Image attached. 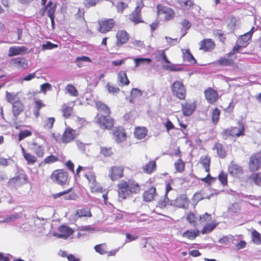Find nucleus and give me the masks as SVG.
Wrapping results in <instances>:
<instances>
[{"mask_svg": "<svg viewBox=\"0 0 261 261\" xmlns=\"http://www.w3.org/2000/svg\"><path fill=\"white\" fill-rule=\"evenodd\" d=\"M156 55V60L160 61L161 60H164L166 63L168 64H163V68L167 70L171 71H181L182 68L177 66L175 64H171L169 60L167 59L164 50H161L158 52Z\"/></svg>", "mask_w": 261, "mask_h": 261, "instance_id": "f257e3e1", "label": "nucleus"}, {"mask_svg": "<svg viewBox=\"0 0 261 261\" xmlns=\"http://www.w3.org/2000/svg\"><path fill=\"white\" fill-rule=\"evenodd\" d=\"M144 6L143 0L137 2L135 10L129 15V19L136 24L142 22L141 12Z\"/></svg>", "mask_w": 261, "mask_h": 261, "instance_id": "f03ea898", "label": "nucleus"}, {"mask_svg": "<svg viewBox=\"0 0 261 261\" xmlns=\"http://www.w3.org/2000/svg\"><path fill=\"white\" fill-rule=\"evenodd\" d=\"M173 95L180 99H184L186 97V90L182 82L176 81L174 82L171 87Z\"/></svg>", "mask_w": 261, "mask_h": 261, "instance_id": "7ed1b4c3", "label": "nucleus"}, {"mask_svg": "<svg viewBox=\"0 0 261 261\" xmlns=\"http://www.w3.org/2000/svg\"><path fill=\"white\" fill-rule=\"evenodd\" d=\"M68 174L64 170L59 169L54 171L50 176V178L59 185H65L67 180Z\"/></svg>", "mask_w": 261, "mask_h": 261, "instance_id": "20e7f679", "label": "nucleus"}, {"mask_svg": "<svg viewBox=\"0 0 261 261\" xmlns=\"http://www.w3.org/2000/svg\"><path fill=\"white\" fill-rule=\"evenodd\" d=\"M158 15L161 19L170 20L174 16V12L170 8L158 5L157 6Z\"/></svg>", "mask_w": 261, "mask_h": 261, "instance_id": "39448f33", "label": "nucleus"}, {"mask_svg": "<svg viewBox=\"0 0 261 261\" xmlns=\"http://www.w3.org/2000/svg\"><path fill=\"white\" fill-rule=\"evenodd\" d=\"M123 166H113L109 170V176L112 181L116 180L123 176Z\"/></svg>", "mask_w": 261, "mask_h": 261, "instance_id": "423d86ee", "label": "nucleus"}, {"mask_svg": "<svg viewBox=\"0 0 261 261\" xmlns=\"http://www.w3.org/2000/svg\"><path fill=\"white\" fill-rule=\"evenodd\" d=\"M223 134L226 136L240 137L244 135V127L239 124V127H230L223 131Z\"/></svg>", "mask_w": 261, "mask_h": 261, "instance_id": "0eeeda50", "label": "nucleus"}, {"mask_svg": "<svg viewBox=\"0 0 261 261\" xmlns=\"http://www.w3.org/2000/svg\"><path fill=\"white\" fill-rule=\"evenodd\" d=\"M261 164V152L253 154L250 157L249 167L251 171L257 170Z\"/></svg>", "mask_w": 261, "mask_h": 261, "instance_id": "6e6552de", "label": "nucleus"}, {"mask_svg": "<svg viewBox=\"0 0 261 261\" xmlns=\"http://www.w3.org/2000/svg\"><path fill=\"white\" fill-rule=\"evenodd\" d=\"M127 185L125 180H121L117 185L118 194L119 198L125 199L129 197L130 195L127 188Z\"/></svg>", "mask_w": 261, "mask_h": 261, "instance_id": "1a4fd4ad", "label": "nucleus"}, {"mask_svg": "<svg viewBox=\"0 0 261 261\" xmlns=\"http://www.w3.org/2000/svg\"><path fill=\"white\" fill-rule=\"evenodd\" d=\"M114 23L113 19L101 20L99 21L98 31L101 33L109 32L114 27Z\"/></svg>", "mask_w": 261, "mask_h": 261, "instance_id": "9d476101", "label": "nucleus"}, {"mask_svg": "<svg viewBox=\"0 0 261 261\" xmlns=\"http://www.w3.org/2000/svg\"><path fill=\"white\" fill-rule=\"evenodd\" d=\"M98 123L102 129H111L114 125L113 120L109 115L107 116L102 115L99 117L98 119Z\"/></svg>", "mask_w": 261, "mask_h": 261, "instance_id": "9b49d317", "label": "nucleus"}, {"mask_svg": "<svg viewBox=\"0 0 261 261\" xmlns=\"http://www.w3.org/2000/svg\"><path fill=\"white\" fill-rule=\"evenodd\" d=\"M73 232V230L71 228L65 225H62L59 228V232L54 233V236L58 238L66 239Z\"/></svg>", "mask_w": 261, "mask_h": 261, "instance_id": "f8f14e48", "label": "nucleus"}, {"mask_svg": "<svg viewBox=\"0 0 261 261\" xmlns=\"http://www.w3.org/2000/svg\"><path fill=\"white\" fill-rule=\"evenodd\" d=\"M205 99L210 103H213L216 102L218 97V94L216 91L212 88H208L204 91Z\"/></svg>", "mask_w": 261, "mask_h": 261, "instance_id": "ddd939ff", "label": "nucleus"}, {"mask_svg": "<svg viewBox=\"0 0 261 261\" xmlns=\"http://www.w3.org/2000/svg\"><path fill=\"white\" fill-rule=\"evenodd\" d=\"M113 135L115 141L118 143L124 141L126 138V134L122 128L115 127L113 129Z\"/></svg>", "mask_w": 261, "mask_h": 261, "instance_id": "4468645a", "label": "nucleus"}, {"mask_svg": "<svg viewBox=\"0 0 261 261\" xmlns=\"http://www.w3.org/2000/svg\"><path fill=\"white\" fill-rule=\"evenodd\" d=\"M181 107L183 114L185 116H188L193 113L196 109V105L195 102H186L184 103H181Z\"/></svg>", "mask_w": 261, "mask_h": 261, "instance_id": "2eb2a0df", "label": "nucleus"}, {"mask_svg": "<svg viewBox=\"0 0 261 261\" xmlns=\"http://www.w3.org/2000/svg\"><path fill=\"white\" fill-rule=\"evenodd\" d=\"M127 188L130 195L133 194H137L140 191V188L139 184L132 179L126 180Z\"/></svg>", "mask_w": 261, "mask_h": 261, "instance_id": "dca6fc26", "label": "nucleus"}, {"mask_svg": "<svg viewBox=\"0 0 261 261\" xmlns=\"http://www.w3.org/2000/svg\"><path fill=\"white\" fill-rule=\"evenodd\" d=\"M75 130L71 128H67L62 137V142L68 143L72 141L75 137Z\"/></svg>", "mask_w": 261, "mask_h": 261, "instance_id": "f3484780", "label": "nucleus"}, {"mask_svg": "<svg viewBox=\"0 0 261 261\" xmlns=\"http://www.w3.org/2000/svg\"><path fill=\"white\" fill-rule=\"evenodd\" d=\"M27 50V48L25 46H12L9 49L8 56L12 57L17 55H21L24 54Z\"/></svg>", "mask_w": 261, "mask_h": 261, "instance_id": "a211bd4d", "label": "nucleus"}, {"mask_svg": "<svg viewBox=\"0 0 261 261\" xmlns=\"http://www.w3.org/2000/svg\"><path fill=\"white\" fill-rule=\"evenodd\" d=\"M200 49L205 51H208L214 48L215 43L212 39H205L200 42Z\"/></svg>", "mask_w": 261, "mask_h": 261, "instance_id": "6ab92c4d", "label": "nucleus"}, {"mask_svg": "<svg viewBox=\"0 0 261 261\" xmlns=\"http://www.w3.org/2000/svg\"><path fill=\"white\" fill-rule=\"evenodd\" d=\"M117 46H120L125 43L128 40L129 37L127 32L125 31L121 30L117 32L116 34Z\"/></svg>", "mask_w": 261, "mask_h": 261, "instance_id": "aec40b11", "label": "nucleus"}, {"mask_svg": "<svg viewBox=\"0 0 261 261\" xmlns=\"http://www.w3.org/2000/svg\"><path fill=\"white\" fill-rule=\"evenodd\" d=\"M30 149L39 158L42 157L44 155V147L41 145L38 144L36 142H33L30 145Z\"/></svg>", "mask_w": 261, "mask_h": 261, "instance_id": "412c9836", "label": "nucleus"}, {"mask_svg": "<svg viewBox=\"0 0 261 261\" xmlns=\"http://www.w3.org/2000/svg\"><path fill=\"white\" fill-rule=\"evenodd\" d=\"M176 206L180 208H186L188 207L189 201L185 195H182L177 198L174 202Z\"/></svg>", "mask_w": 261, "mask_h": 261, "instance_id": "4be33fe9", "label": "nucleus"}, {"mask_svg": "<svg viewBox=\"0 0 261 261\" xmlns=\"http://www.w3.org/2000/svg\"><path fill=\"white\" fill-rule=\"evenodd\" d=\"M74 102L67 103H64L62 106L61 111L63 113V115L65 118H67L70 116L72 113L73 107L74 106Z\"/></svg>", "mask_w": 261, "mask_h": 261, "instance_id": "5701e85b", "label": "nucleus"}, {"mask_svg": "<svg viewBox=\"0 0 261 261\" xmlns=\"http://www.w3.org/2000/svg\"><path fill=\"white\" fill-rule=\"evenodd\" d=\"M228 171L233 176H239L243 173V170L241 166L231 163L228 166Z\"/></svg>", "mask_w": 261, "mask_h": 261, "instance_id": "b1692460", "label": "nucleus"}, {"mask_svg": "<svg viewBox=\"0 0 261 261\" xmlns=\"http://www.w3.org/2000/svg\"><path fill=\"white\" fill-rule=\"evenodd\" d=\"M23 105L21 101H15L12 104V111L15 117H17L23 111Z\"/></svg>", "mask_w": 261, "mask_h": 261, "instance_id": "393cba45", "label": "nucleus"}, {"mask_svg": "<svg viewBox=\"0 0 261 261\" xmlns=\"http://www.w3.org/2000/svg\"><path fill=\"white\" fill-rule=\"evenodd\" d=\"M147 134V129L145 127H137L134 130L135 137L138 139L144 138Z\"/></svg>", "mask_w": 261, "mask_h": 261, "instance_id": "a878e982", "label": "nucleus"}, {"mask_svg": "<svg viewBox=\"0 0 261 261\" xmlns=\"http://www.w3.org/2000/svg\"><path fill=\"white\" fill-rule=\"evenodd\" d=\"M253 29L254 28L253 27L249 32L240 36L238 42L241 46H246L247 45V42L252 36Z\"/></svg>", "mask_w": 261, "mask_h": 261, "instance_id": "bb28decb", "label": "nucleus"}, {"mask_svg": "<svg viewBox=\"0 0 261 261\" xmlns=\"http://www.w3.org/2000/svg\"><path fill=\"white\" fill-rule=\"evenodd\" d=\"M181 50L184 61H187L191 64L196 63V61L190 53L189 49H182Z\"/></svg>", "mask_w": 261, "mask_h": 261, "instance_id": "cd10ccee", "label": "nucleus"}, {"mask_svg": "<svg viewBox=\"0 0 261 261\" xmlns=\"http://www.w3.org/2000/svg\"><path fill=\"white\" fill-rule=\"evenodd\" d=\"M71 190L69 189L68 190L57 193L54 195V198H56L61 196L65 195L64 199L65 200H75L76 198V195L74 194H68Z\"/></svg>", "mask_w": 261, "mask_h": 261, "instance_id": "c85d7f7f", "label": "nucleus"}, {"mask_svg": "<svg viewBox=\"0 0 261 261\" xmlns=\"http://www.w3.org/2000/svg\"><path fill=\"white\" fill-rule=\"evenodd\" d=\"M156 189L154 187L150 188L147 191L144 192L143 194V198L146 201H151L155 196Z\"/></svg>", "mask_w": 261, "mask_h": 261, "instance_id": "c756f323", "label": "nucleus"}, {"mask_svg": "<svg viewBox=\"0 0 261 261\" xmlns=\"http://www.w3.org/2000/svg\"><path fill=\"white\" fill-rule=\"evenodd\" d=\"M199 231L196 229H189L182 233V237L190 240L194 239L199 235Z\"/></svg>", "mask_w": 261, "mask_h": 261, "instance_id": "7c9ffc66", "label": "nucleus"}, {"mask_svg": "<svg viewBox=\"0 0 261 261\" xmlns=\"http://www.w3.org/2000/svg\"><path fill=\"white\" fill-rule=\"evenodd\" d=\"M118 81L120 83L121 86L128 85L129 81L124 71H121L118 74Z\"/></svg>", "mask_w": 261, "mask_h": 261, "instance_id": "2f4dec72", "label": "nucleus"}, {"mask_svg": "<svg viewBox=\"0 0 261 261\" xmlns=\"http://www.w3.org/2000/svg\"><path fill=\"white\" fill-rule=\"evenodd\" d=\"M155 168L156 163L155 161H150L142 167L143 171L148 174L152 173L155 170Z\"/></svg>", "mask_w": 261, "mask_h": 261, "instance_id": "473e14b6", "label": "nucleus"}, {"mask_svg": "<svg viewBox=\"0 0 261 261\" xmlns=\"http://www.w3.org/2000/svg\"><path fill=\"white\" fill-rule=\"evenodd\" d=\"M134 61L135 66L137 67L141 65L150 64L151 62V59L150 58H136L134 59Z\"/></svg>", "mask_w": 261, "mask_h": 261, "instance_id": "72a5a7b5", "label": "nucleus"}, {"mask_svg": "<svg viewBox=\"0 0 261 261\" xmlns=\"http://www.w3.org/2000/svg\"><path fill=\"white\" fill-rule=\"evenodd\" d=\"M96 108L99 112H103L106 115H109L110 110L108 107L103 103L97 101L95 103Z\"/></svg>", "mask_w": 261, "mask_h": 261, "instance_id": "f704fd0d", "label": "nucleus"}, {"mask_svg": "<svg viewBox=\"0 0 261 261\" xmlns=\"http://www.w3.org/2000/svg\"><path fill=\"white\" fill-rule=\"evenodd\" d=\"M65 90L67 93L69 94L71 96L76 97L79 95V92L76 88L72 84H68L65 87Z\"/></svg>", "mask_w": 261, "mask_h": 261, "instance_id": "c9c22d12", "label": "nucleus"}, {"mask_svg": "<svg viewBox=\"0 0 261 261\" xmlns=\"http://www.w3.org/2000/svg\"><path fill=\"white\" fill-rule=\"evenodd\" d=\"M91 216L90 211L85 208L77 210L75 214V217L76 218L83 217H91Z\"/></svg>", "mask_w": 261, "mask_h": 261, "instance_id": "e433bc0d", "label": "nucleus"}, {"mask_svg": "<svg viewBox=\"0 0 261 261\" xmlns=\"http://www.w3.org/2000/svg\"><path fill=\"white\" fill-rule=\"evenodd\" d=\"M217 226V224L215 223H206V225L203 228L201 233L202 234H207L213 231Z\"/></svg>", "mask_w": 261, "mask_h": 261, "instance_id": "4c0bfd02", "label": "nucleus"}, {"mask_svg": "<svg viewBox=\"0 0 261 261\" xmlns=\"http://www.w3.org/2000/svg\"><path fill=\"white\" fill-rule=\"evenodd\" d=\"M200 163L203 165L205 171L208 173L210 171V158L206 156L201 157L200 159Z\"/></svg>", "mask_w": 261, "mask_h": 261, "instance_id": "58836bf2", "label": "nucleus"}, {"mask_svg": "<svg viewBox=\"0 0 261 261\" xmlns=\"http://www.w3.org/2000/svg\"><path fill=\"white\" fill-rule=\"evenodd\" d=\"M106 88L108 93L109 94L113 95H115L118 93L120 91V89L118 87L112 85L110 83H108L107 84Z\"/></svg>", "mask_w": 261, "mask_h": 261, "instance_id": "ea45409f", "label": "nucleus"}, {"mask_svg": "<svg viewBox=\"0 0 261 261\" xmlns=\"http://www.w3.org/2000/svg\"><path fill=\"white\" fill-rule=\"evenodd\" d=\"M180 7L184 10H188L193 5L191 0H178Z\"/></svg>", "mask_w": 261, "mask_h": 261, "instance_id": "a19ab883", "label": "nucleus"}, {"mask_svg": "<svg viewBox=\"0 0 261 261\" xmlns=\"http://www.w3.org/2000/svg\"><path fill=\"white\" fill-rule=\"evenodd\" d=\"M107 245L106 244H101L95 246L94 249L96 252L103 255L107 253L106 251Z\"/></svg>", "mask_w": 261, "mask_h": 261, "instance_id": "79ce46f5", "label": "nucleus"}, {"mask_svg": "<svg viewBox=\"0 0 261 261\" xmlns=\"http://www.w3.org/2000/svg\"><path fill=\"white\" fill-rule=\"evenodd\" d=\"M176 171L178 172H182L185 169V164L181 159H179L174 163Z\"/></svg>", "mask_w": 261, "mask_h": 261, "instance_id": "37998d69", "label": "nucleus"}, {"mask_svg": "<svg viewBox=\"0 0 261 261\" xmlns=\"http://www.w3.org/2000/svg\"><path fill=\"white\" fill-rule=\"evenodd\" d=\"M249 179L256 185L261 186V177L259 173H253L249 176Z\"/></svg>", "mask_w": 261, "mask_h": 261, "instance_id": "c03bdc74", "label": "nucleus"}, {"mask_svg": "<svg viewBox=\"0 0 261 261\" xmlns=\"http://www.w3.org/2000/svg\"><path fill=\"white\" fill-rule=\"evenodd\" d=\"M220 111L218 108H215L213 110L212 114V122L214 124H217L219 120Z\"/></svg>", "mask_w": 261, "mask_h": 261, "instance_id": "a18cd8bd", "label": "nucleus"}, {"mask_svg": "<svg viewBox=\"0 0 261 261\" xmlns=\"http://www.w3.org/2000/svg\"><path fill=\"white\" fill-rule=\"evenodd\" d=\"M20 217L18 214H14L10 216H7L6 217L0 219V223L10 222L14 221L15 219Z\"/></svg>", "mask_w": 261, "mask_h": 261, "instance_id": "49530a36", "label": "nucleus"}, {"mask_svg": "<svg viewBox=\"0 0 261 261\" xmlns=\"http://www.w3.org/2000/svg\"><path fill=\"white\" fill-rule=\"evenodd\" d=\"M211 215L206 213L203 215L199 216L198 221L200 224H204L208 223L211 220Z\"/></svg>", "mask_w": 261, "mask_h": 261, "instance_id": "de8ad7c7", "label": "nucleus"}, {"mask_svg": "<svg viewBox=\"0 0 261 261\" xmlns=\"http://www.w3.org/2000/svg\"><path fill=\"white\" fill-rule=\"evenodd\" d=\"M91 62V59L86 56H82L78 57L76 59L75 63L79 67H82L83 65L82 62Z\"/></svg>", "mask_w": 261, "mask_h": 261, "instance_id": "09e8293b", "label": "nucleus"}, {"mask_svg": "<svg viewBox=\"0 0 261 261\" xmlns=\"http://www.w3.org/2000/svg\"><path fill=\"white\" fill-rule=\"evenodd\" d=\"M252 241L256 244H261V236L260 233L256 230L252 232Z\"/></svg>", "mask_w": 261, "mask_h": 261, "instance_id": "8fccbe9b", "label": "nucleus"}, {"mask_svg": "<svg viewBox=\"0 0 261 261\" xmlns=\"http://www.w3.org/2000/svg\"><path fill=\"white\" fill-rule=\"evenodd\" d=\"M55 121L54 117L47 118L44 121V127L48 129H51Z\"/></svg>", "mask_w": 261, "mask_h": 261, "instance_id": "3c124183", "label": "nucleus"}, {"mask_svg": "<svg viewBox=\"0 0 261 261\" xmlns=\"http://www.w3.org/2000/svg\"><path fill=\"white\" fill-rule=\"evenodd\" d=\"M196 219H197V217L193 213L190 212L187 216V220L193 226L196 225Z\"/></svg>", "mask_w": 261, "mask_h": 261, "instance_id": "603ef678", "label": "nucleus"}, {"mask_svg": "<svg viewBox=\"0 0 261 261\" xmlns=\"http://www.w3.org/2000/svg\"><path fill=\"white\" fill-rule=\"evenodd\" d=\"M23 157L27 161L28 164H33L37 161V158L30 153H25V155Z\"/></svg>", "mask_w": 261, "mask_h": 261, "instance_id": "864d4df0", "label": "nucleus"}, {"mask_svg": "<svg viewBox=\"0 0 261 261\" xmlns=\"http://www.w3.org/2000/svg\"><path fill=\"white\" fill-rule=\"evenodd\" d=\"M13 61L16 64H17V65H18L20 67H22L23 69H25L28 67L27 62L23 59L17 58L14 59Z\"/></svg>", "mask_w": 261, "mask_h": 261, "instance_id": "5fc2aeb1", "label": "nucleus"}, {"mask_svg": "<svg viewBox=\"0 0 261 261\" xmlns=\"http://www.w3.org/2000/svg\"><path fill=\"white\" fill-rule=\"evenodd\" d=\"M6 98L7 100L12 104H13L15 101L18 100L15 94L9 93L8 92H6Z\"/></svg>", "mask_w": 261, "mask_h": 261, "instance_id": "6e6d98bb", "label": "nucleus"}, {"mask_svg": "<svg viewBox=\"0 0 261 261\" xmlns=\"http://www.w3.org/2000/svg\"><path fill=\"white\" fill-rule=\"evenodd\" d=\"M90 188L92 193L102 192V188L96 181L90 184Z\"/></svg>", "mask_w": 261, "mask_h": 261, "instance_id": "4d7b16f0", "label": "nucleus"}, {"mask_svg": "<svg viewBox=\"0 0 261 261\" xmlns=\"http://www.w3.org/2000/svg\"><path fill=\"white\" fill-rule=\"evenodd\" d=\"M130 94L132 98H136L142 96V92L138 88H134L131 91Z\"/></svg>", "mask_w": 261, "mask_h": 261, "instance_id": "13d9d810", "label": "nucleus"}, {"mask_svg": "<svg viewBox=\"0 0 261 261\" xmlns=\"http://www.w3.org/2000/svg\"><path fill=\"white\" fill-rule=\"evenodd\" d=\"M85 176L88 180L89 185L92 184L93 182H96L95 175L92 172L89 171L87 173H86Z\"/></svg>", "mask_w": 261, "mask_h": 261, "instance_id": "bf43d9fd", "label": "nucleus"}, {"mask_svg": "<svg viewBox=\"0 0 261 261\" xmlns=\"http://www.w3.org/2000/svg\"><path fill=\"white\" fill-rule=\"evenodd\" d=\"M215 148L217 150L218 155L223 158L225 156V152L223 149L222 146L220 144H218L215 145Z\"/></svg>", "mask_w": 261, "mask_h": 261, "instance_id": "052dcab7", "label": "nucleus"}, {"mask_svg": "<svg viewBox=\"0 0 261 261\" xmlns=\"http://www.w3.org/2000/svg\"><path fill=\"white\" fill-rule=\"evenodd\" d=\"M32 135V133L28 130H24L21 131L19 134L18 140L19 141H21L24 139L25 138L30 136Z\"/></svg>", "mask_w": 261, "mask_h": 261, "instance_id": "680f3d73", "label": "nucleus"}, {"mask_svg": "<svg viewBox=\"0 0 261 261\" xmlns=\"http://www.w3.org/2000/svg\"><path fill=\"white\" fill-rule=\"evenodd\" d=\"M218 63L221 65L228 66L232 64V60L227 58H221L218 60Z\"/></svg>", "mask_w": 261, "mask_h": 261, "instance_id": "e2e57ef3", "label": "nucleus"}, {"mask_svg": "<svg viewBox=\"0 0 261 261\" xmlns=\"http://www.w3.org/2000/svg\"><path fill=\"white\" fill-rule=\"evenodd\" d=\"M58 160V157H57L54 155H51L48 156H47L44 159V162L45 164H51V163H54V162L57 161Z\"/></svg>", "mask_w": 261, "mask_h": 261, "instance_id": "0e129e2a", "label": "nucleus"}, {"mask_svg": "<svg viewBox=\"0 0 261 261\" xmlns=\"http://www.w3.org/2000/svg\"><path fill=\"white\" fill-rule=\"evenodd\" d=\"M52 89L51 86L49 83H44L43 84H42L40 86V90L41 92L44 93V94L46 93L47 90L50 91Z\"/></svg>", "mask_w": 261, "mask_h": 261, "instance_id": "69168bd1", "label": "nucleus"}, {"mask_svg": "<svg viewBox=\"0 0 261 261\" xmlns=\"http://www.w3.org/2000/svg\"><path fill=\"white\" fill-rule=\"evenodd\" d=\"M127 7V4L124 2H119L116 6L117 12L119 13H122L124 9Z\"/></svg>", "mask_w": 261, "mask_h": 261, "instance_id": "338daca9", "label": "nucleus"}, {"mask_svg": "<svg viewBox=\"0 0 261 261\" xmlns=\"http://www.w3.org/2000/svg\"><path fill=\"white\" fill-rule=\"evenodd\" d=\"M101 153L105 156H111L113 152L111 148H101Z\"/></svg>", "mask_w": 261, "mask_h": 261, "instance_id": "774afa93", "label": "nucleus"}]
</instances>
